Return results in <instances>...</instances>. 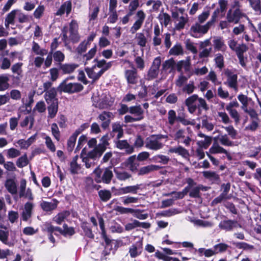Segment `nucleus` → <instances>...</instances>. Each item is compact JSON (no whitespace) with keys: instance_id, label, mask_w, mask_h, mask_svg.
I'll return each mask as SVG.
<instances>
[{"instance_id":"obj_57","label":"nucleus","mask_w":261,"mask_h":261,"mask_svg":"<svg viewBox=\"0 0 261 261\" xmlns=\"http://www.w3.org/2000/svg\"><path fill=\"white\" fill-rule=\"evenodd\" d=\"M5 152L8 159L15 158L20 155V151L13 147L6 150Z\"/></svg>"},{"instance_id":"obj_29","label":"nucleus","mask_w":261,"mask_h":261,"mask_svg":"<svg viewBox=\"0 0 261 261\" xmlns=\"http://www.w3.org/2000/svg\"><path fill=\"white\" fill-rule=\"evenodd\" d=\"M22 65H23L22 63L18 62V63L14 64L11 66V69L12 72L13 74L16 75L15 76V78L18 80H19L22 77V72H23L22 69Z\"/></svg>"},{"instance_id":"obj_55","label":"nucleus","mask_w":261,"mask_h":261,"mask_svg":"<svg viewBox=\"0 0 261 261\" xmlns=\"http://www.w3.org/2000/svg\"><path fill=\"white\" fill-rule=\"evenodd\" d=\"M141 185H136L134 186H128L123 187L124 194H137L138 191L140 189Z\"/></svg>"},{"instance_id":"obj_23","label":"nucleus","mask_w":261,"mask_h":261,"mask_svg":"<svg viewBox=\"0 0 261 261\" xmlns=\"http://www.w3.org/2000/svg\"><path fill=\"white\" fill-rule=\"evenodd\" d=\"M57 91L55 88H50L47 90L45 94V99L48 104L53 103V102H58L56 98Z\"/></svg>"},{"instance_id":"obj_24","label":"nucleus","mask_w":261,"mask_h":261,"mask_svg":"<svg viewBox=\"0 0 261 261\" xmlns=\"http://www.w3.org/2000/svg\"><path fill=\"white\" fill-rule=\"evenodd\" d=\"M80 156L86 168H90L94 167L95 165V161L86 155V151L85 148L82 150Z\"/></svg>"},{"instance_id":"obj_58","label":"nucleus","mask_w":261,"mask_h":261,"mask_svg":"<svg viewBox=\"0 0 261 261\" xmlns=\"http://www.w3.org/2000/svg\"><path fill=\"white\" fill-rule=\"evenodd\" d=\"M116 176L119 180H125L131 177V175L126 171H120L118 170H114Z\"/></svg>"},{"instance_id":"obj_56","label":"nucleus","mask_w":261,"mask_h":261,"mask_svg":"<svg viewBox=\"0 0 261 261\" xmlns=\"http://www.w3.org/2000/svg\"><path fill=\"white\" fill-rule=\"evenodd\" d=\"M215 139H218L220 143L224 146H231L233 145V142L229 140L226 134L219 135L217 138H215Z\"/></svg>"},{"instance_id":"obj_64","label":"nucleus","mask_w":261,"mask_h":261,"mask_svg":"<svg viewBox=\"0 0 261 261\" xmlns=\"http://www.w3.org/2000/svg\"><path fill=\"white\" fill-rule=\"evenodd\" d=\"M10 60L6 57H3L0 59V68L2 70H7L11 67Z\"/></svg>"},{"instance_id":"obj_3","label":"nucleus","mask_w":261,"mask_h":261,"mask_svg":"<svg viewBox=\"0 0 261 261\" xmlns=\"http://www.w3.org/2000/svg\"><path fill=\"white\" fill-rule=\"evenodd\" d=\"M171 15L174 22V30L178 31L183 30L189 21L188 15L185 14L180 16L177 11L172 12Z\"/></svg>"},{"instance_id":"obj_12","label":"nucleus","mask_w":261,"mask_h":261,"mask_svg":"<svg viewBox=\"0 0 261 261\" xmlns=\"http://www.w3.org/2000/svg\"><path fill=\"white\" fill-rule=\"evenodd\" d=\"M176 63L173 58L166 60L162 65V73H171L175 69Z\"/></svg>"},{"instance_id":"obj_25","label":"nucleus","mask_w":261,"mask_h":261,"mask_svg":"<svg viewBox=\"0 0 261 261\" xmlns=\"http://www.w3.org/2000/svg\"><path fill=\"white\" fill-rule=\"evenodd\" d=\"M213 42L215 50L222 51H224L226 50L227 47L222 37H214Z\"/></svg>"},{"instance_id":"obj_13","label":"nucleus","mask_w":261,"mask_h":261,"mask_svg":"<svg viewBox=\"0 0 261 261\" xmlns=\"http://www.w3.org/2000/svg\"><path fill=\"white\" fill-rule=\"evenodd\" d=\"M85 70L88 76L94 82L99 79L103 74L99 70H98L96 66L95 65L91 68H86Z\"/></svg>"},{"instance_id":"obj_48","label":"nucleus","mask_w":261,"mask_h":261,"mask_svg":"<svg viewBox=\"0 0 261 261\" xmlns=\"http://www.w3.org/2000/svg\"><path fill=\"white\" fill-rule=\"evenodd\" d=\"M96 51L97 46L95 44L93 47L90 49L87 54L84 55L83 61L85 65H86L88 63V61L91 60L94 57Z\"/></svg>"},{"instance_id":"obj_59","label":"nucleus","mask_w":261,"mask_h":261,"mask_svg":"<svg viewBox=\"0 0 261 261\" xmlns=\"http://www.w3.org/2000/svg\"><path fill=\"white\" fill-rule=\"evenodd\" d=\"M143 211L139 209L132 208L131 214H133V216L140 219L145 220L148 217L147 214H142Z\"/></svg>"},{"instance_id":"obj_41","label":"nucleus","mask_w":261,"mask_h":261,"mask_svg":"<svg viewBox=\"0 0 261 261\" xmlns=\"http://www.w3.org/2000/svg\"><path fill=\"white\" fill-rule=\"evenodd\" d=\"M160 166L155 165H150L143 167L140 168L139 171V175H144L149 172L159 170Z\"/></svg>"},{"instance_id":"obj_2","label":"nucleus","mask_w":261,"mask_h":261,"mask_svg":"<svg viewBox=\"0 0 261 261\" xmlns=\"http://www.w3.org/2000/svg\"><path fill=\"white\" fill-rule=\"evenodd\" d=\"M68 79L64 80L59 85V89L61 91L73 93L79 92L83 89V86L77 83H68Z\"/></svg>"},{"instance_id":"obj_50","label":"nucleus","mask_w":261,"mask_h":261,"mask_svg":"<svg viewBox=\"0 0 261 261\" xmlns=\"http://www.w3.org/2000/svg\"><path fill=\"white\" fill-rule=\"evenodd\" d=\"M206 190L205 188L202 185L192 187L190 189L189 196L191 197L198 198L200 197V191Z\"/></svg>"},{"instance_id":"obj_30","label":"nucleus","mask_w":261,"mask_h":261,"mask_svg":"<svg viewBox=\"0 0 261 261\" xmlns=\"http://www.w3.org/2000/svg\"><path fill=\"white\" fill-rule=\"evenodd\" d=\"M78 155L74 156L70 163L69 170L71 174H78L81 169V166L77 163Z\"/></svg>"},{"instance_id":"obj_35","label":"nucleus","mask_w":261,"mask_h":261,"mask_svg":"<svg viewBox=\"0 0 261 261\" xmlns=\"http://www.w3.org/2000/svg\"><path fill=\"white\" fill-rule=\"evenodd\" d=\"M136 159V155H134L129 156L125 162L126 166L133 172L136 171L138 166V164L135 162Z\"/></svg>"},{"instance_id":"obj_46","label":"nucleus","mask_w":261,"mask_h":261,"mask_svg":"<svg viewBox=\"0 0 261 261\" xmlns=\"http://www.w3.org/2000/svg\"><path fill=\"white\" fill-rule=\"evenodd\" d=\"M32 51L37 55L43 56L47 54V50L44 48H41L38 43L33 41L32 47Z\"/></svg>"},{"instance_id":"obj_52","label":"nucleus","mask_w":261,"mask_h":261,"mask_svg":"<svg viewBox=\"0 0 261 261\" xmlns=\"http://www.w3.org/2000/svg\"><path fill=\"white\" fill-rule=\"evenodd\" d=\"M103 152V151H101L100 149L96 146L88 153H86V155L96 161L97 159L99 158Z\"/></svg>"},{"instance_id":"obj_51","label":"nucleus","mask_w":261,"mask_h":261,"mask_svg":"<svg viewBox=\"0 0 261 261\" xmlns=\"http://www.w3.org/2000/svg\"><path fill=\"white\" fill-rule=\"evenodd\" d=\"M113 174L112 171L109 168L105 169L104 172L102 176L101 181L105 184H109L113 177Z\"/></svg>"},{"instance_id":"obj_7","label":"nucleus","mask_w":261,"mask_h":261,"mask_svg":"<svg viewBox=\"0 0 261 261\" xmlns=\"http://www.w3.org/2000/svg\"><path fill=\"white\" fill-rule=\"evenodd\" d=\"M145 147L150 150H158L162 149L164 144L158 139L155 135L147 138L145 141Z\"/></svg>"},{"instance_id":"obj_38","label":"nucleus","mask_w":261,"mask_h":261,"mask_svg":"<svg viewBox=\"0 0 261 261\" xmlns=\"http://www.w3.org/2000/svg\"><path fill=\"white\" fill-rule=\"evenodd\" d=\"M70 215V212L65 211L59 213L54 218L53 221L58 224H61Z\"/></svg>"},{"instance_id":"obj_21","label":"nucleus","mask_w":261,"mask_h":261,"mask_svg":"<svg viewBox=\"0 0 261 261\" xmlns=\"http://www.w3.org/2000/svg\"><path fill=\"white\" fill-rule=\"evenodd\" d=\"M168 151V153L178 154L185 158H188L189 155V151L181 146L171 147Z\"/></svg>"},{"instance_id":"obj_9","label":"nucleus","mask_w":261,"mask_h":261,"mask_svg":"<svg viewBox=\"0 0 261 261\" xmlns=\"http://www.w3.org/2000/svg\"><path fill=\"white\" fill-rule=\"evenodd\" d=\"M79 25L75 20H72L69 24V38L73 42H77L80 40V36L78 33Z\"/></svg>"},{"instance_id":"obj_22","label":"nucleus","mask_w":261,"mask_h":261,"mask_svg":"<svg viewBox=\"0 0 261 261\" xmlns=\"http://www.w3.org/2000/svg\"><path fill=\"white\" fill-rule=\"evenodd\" d=\"M162 30H161L159 25L157 24L154 26L153 34L154 36L152 39V44L154 46H159L161 44L162 39L160 37Z\"/></svg>"},{"instance_id":"obj_61","label":"nucleus","mask_w":261,"mask_h":261,"mask_svg":"<svg viewBox=\"0 0 261 261\" xmlns=\"http://www.w3.org/2000/svg\"><path fill=\"white\" fill-rule=\"evenodd\" d=\"M152 159L154 162L163 164H167L170 160L168 156L162 154L156 155L153 157Z\"/></svg>"},{"instance_id":"obj_43","label":"nucleus","mask_w":261,"mask_h":261,"mask_svg":"<svg viewBox=\"0 0 261 261\" xmlns=\"http://www.w3.org/2000/svg\"><path fill=\"white\" fill-rule=\"evenodd\" d=\"M135 39L137 44L140 47H145L147 43V38L144 33L142 32L137 33L135 35Z\"/></svg>"},{"instance_id":"obj_18","label":"nucleus","mask_w":261,"mask_h":261,"mask_svg":"<svg viewBox=\"0 0 261 261\" xmlns=\"http://www.w3.org/2000/svg\"><path fill=\"white\" fill-rule=\"evenodd\" d=\"M116 147L120 149H124L127 154L134 151V147L128 144L126 140H118L115 142Z\"/></svg>"},{"instance_id":"obj_37","label":"nucleus","mask_w":261,"mask_h":261,"mask_svg":"<svg viewBox=\"0 0 261 261\" xmlns=\"http://www.w3.org/2000/svg\"><path fill=\"white\" fill-rule=\"evenodd\" d=\"M112 133L114 136L119 139L122 137L123 130L122 125L119 123H115L112 125Z\"/></svg>"},{"instance_id":"obj_27","label":"nucleus","mask_w":261,"mask_h":261,"mask_svg":"<svg viewBox=\"0 0 261 261\" xmlns=\"http://www.w3.org/2000/svg\"><path fill=\"white\" fill-rule=\"evenodd\" d=\"M209 152L213 154L224 153L226 155L229 159H230V155L227 151L220 146L217 143H213V145L209 149Z\"/></svg>"},{"instance_id":"obj_42","label":"nucleus","mask_w":261,"mask_h":261,"mask_svg":"<svg viewBox=\"0 0 261 261\" xmlns=\"http://www.w3.org/2000/svg\"><path fill=\"white\" fill-rule=\"evenodd\" d=\"M5 186L7 190L12 194H15L17 193V186L15 182L12 179H7Z\"/></svg>"},{"instance_id":"obj_45","label":"nucleus","mask_w":261,"mask_h":261,"mask_svg":"<svg viewBox=\"0 0 261 261\" xmlns=\"http://www.w3.org/2000/svg\"><path fill=\"white\" fill-rule=\"evenodd\" d=\"M9 77L7 74L0 75V91H3L9 87Z\"/></svg>"},{"instance_id":"obj_49","label":"nucleus","mask_w":261,"mask_h":261,"mask_svg":"<svg viewBox=\"0 0 261 261\" xmlns=\"http://www.w3.org/2000/svg\"><path fill=\"white\" fill-rule=\"evenodd\" d=\"M169 53L172 56L182 55L184 54L183 48L180 44L177 43L170 49Z\"/></svg>"},{"instance_id":"obj_32","label":"nucleus","mask_w":261,"mask_h":261,"mask_svg":"<svg viewBox=\"0 0 261 261\" xmlns=\"http://www.w3.org/2000/svg\"><path fill=\"white\" fill-rule=\"evenodd\" d=\"M71 2L70 1H66L61 6L60 9L56 13V15H62L65 13L68 15L71 10Z\"/></svg>"},{"instance_id":"obj_34","label":"nucleus","mask_w":261,"mask_h":261,"mask_svg":"<svg viewBox=\"0 0 261 261\" xmlns=\"http://www.w3.org/2000/svg\"><path fill=\"white\" fill-rule=\"evenodd\" d=\"M250 7L257 15L261 14V0H247Z\"/></svg>"},{"instance_id":"obj_14","label":"nucleus","mask_w":261,"mask_h":261,"mask_svg":"<svg viewBox=\"0 0 261 261\" xmlns=\"http://www.w3.org/2000/svg\"><path fill=\"white\" fill-rule=\"evenodd\" d=\"M113 100L110 96H104L100 98L96 104V107L99 109H108L112 106Z\"/></svg>"},{"instance_id":"obj_10","label":"nucleus","mask_w":261,"mask_h":261,"mask_svg":"<svg viewBox=\"0 0 261 261\" xmlns=\"http://www.w3.org/2000/svg\"><path fill=\"white\" fill-rule=\"evenodd\" d=\"M124 75L128 84L134 85L137 83L138 75L137 70L134 67L132 69L126 70Z\"/></svg>"},{"instance_id":"obj_36","label":"nucleus","mask_w":261,"mask_h":261,"mask_svg":"<svg viewBox=\"0 0 261 261\" xmlns=\"http://www.w3.org/2000/svg\"><path fill=\"white\" fill-rule=\"evenodd\" d=\"M18 12V10H13L7 15L5 20V25L7 28H9L10 24H14V19Z\"/></svg>"},{"instance_id":"obj_4","label":"nucleus","mask_w":261,"mask_h":261,"mask_svg":"<svg viewBox=\"0 0 261 261\" xmlns=\"http://www.w3.org/2000/svg\"><path fill=\"white\" fill-rule=\"evenodd\" d=\"M210 28L208 23L201 25V23L195 22L191 26L190 29V34L193 37L199 38L207 33Z\"/></svg>"},{"instance_id":"obj_33","label":"nucleus","mask_w":261,"mask_h":261,"mask_svg":"<svg viewBox=\"0 0 261 261\" xmlns=\"http://www.w3.org/2000/svg\"><path fill=\"white\" fill-rule=\"evenodd\" d=\"M177 70L182 73V69H184L186 72L189 71L190 69L191 63L189 60H181L176 64Z\"/></svg>"},{"instance_id":"obj_39","label":"nucleus","mask_w":261,"mask_h":261,"mask_svg":"<svg viewBox=\"0 0 261 261\" xmlns=\"http://www.w3.org/2000/svg\"><path fill=\"white\" fill-rule=\"evenodd\" d=\"M79 65L76 64H64L61 66L60 69L63 73L70 74L72 73Z\"/></svg>"},{"instance_id":"obj_28","label":"nucleus","mask_w":261,"mask_h":261,"mask_svg":"<svg viewBox=\"0 0 261 261\" xmlns=\"http://www.w3.org/2000/svg\"><path fill=\"white\" fill-rule=\"evenodd\" d=\"M120 199L123 205L127 206L138 203L140 199L138 197L127 195L120 197Z\"/></svg>"},{"instance_id":"obj_8","label":"nucleus","mask_w":261,"mask_h":261,"mask_svg":"<svg viewBox=\"0 0 261 261\" xmlns=\"http://www.w3.org/2000/svg\"><path fill=\"white\" fill-rule=\"evenodd\" d=\"M225 74L227 76V81L225 84L228 87L233 89L237 91L238 90V75L231 70L226 69L225 71Z\"/></svg>"},{"instance_id":"obj_20","label":"nucleus","mask_w":261,"mask_h":261,"mask_svg":"<svg viewBox=\"0 0 261 261\" xmlns=\"http://www.w3.org/2000/svg\"><path fill=\"white\" fill-rule=\"evenodd\" d=\"M33 207L34 205L31 202H28L24 204L22 213V219L23 221H27L31 217Z\"/></svg>"},{"instance_id":"obj_11","label":"nucleus","mask_w":261,"mask_h":261,"mask_svg":"<svg viewBox=\"0 0 261 261\" xmlns=\"http://www.w3.org/2000/svg\"><path fill=\"white\" fill-rule=\"evenodd\" d=\"M219 227L226 231H231L234 228L241 227V226L236 221L228 220L221 221L219 224Z\"/></svg>"},{"instance_id":"obj_44","label":"nucleus","mask_w":261,"mask_h":261,"mask_svg":"<svg viewBox=\"0 0 261 261\" xmlns=\"http://www.w3.org/2000/svg\"><path fill=\"white\" fill-rule=\"evenodd\" d=\"M34 123V118L32 115L26 116L20 122V126L21 127H25L29 124V129H32Z\"/></svg>"},{"instance_id":"obj_47","label":"nucleus","mask_w":261,"mask_h":261,"mask_svg":"<svg viewBox=\"0 0 261 261\" xmlns=\"http://www.w3.org/2000/svg\"><path fill=\"white\" fill-rule=\"evenodd\" d=\"M158 18L159 19L160 23L166 27L171 21L170 16L167 13H160L158 15Z\"/></svg>"},{"instance_id":"obj_19","label":"nucleus","mask_w":261,"mask_h":261,"mask_svg":"<svg viewBox=\"0 0 261 261\" xmlns=\"http://www.w3.org/2000/svg\"><path fill=\"white\" fill-rule=\"evenodd\" d=\"M142 244L141 242H137L133 244L129 248V253L131 257L135 258L139 256L142 252Z\"/></svg>"},{"instance_id":"obj_40","label":"nucleus","mask_w":261,"mask_h":261,"mask_svg":"<svg viewBox=\"0 0 261 261\" xmlns=\"http://www.w3.org/2000/svg\"><path fill=\"white\" fill-rule=\"evenodd\" d=\"M50 105L47 108L48 110V118L53 119L54 118L58 110V102H53L50 103Z\"/></svg>"},{"instance_id":"obj_54","label":"nucleus","mask_w":261,"mask_h":261,"mask_svg":"<svg viewBox=\"0 0 261 261\" xmlns=\"http://www.w3.org/2000/svg\"><path fill=\"white\" fill-rule=\"evenodd\" d=\"M202 174L205 178L213 181H216L219 179V175L214 171H203Z\"/></svg>"},{"instance_id":"obj_63","label":"nucleus","mask_w":261,"mask_h":261,"mask_svg":"<svg viewBox=\"0 0 261 261\" xmlns=\"http://www.w3.org/2000/svg\"><path fill=\"white\" fill-rule=\"evenodd\" d=\"M108 140L109 137L107 135L104 136L101 138L99 144L97 146L101 151L104 152L106 149L107 146L109 144Z\"/></svg>"},{"instance_id":"obj_62","label":"nucleus","mask_w":261,"mask_h":261,"mask_svg":"<svg viewBox=\"0 0 261 261\" xmlns=\"http://www.w3.org/2000/svg\"><path fill=\"white\" fill-rule=\"evenodd\" d=\"M51 134L55 138V139L59 141L60 140V132L59 127L56 123H53L51 125Z\"/></svg>"},{"instance_id":"obj_31","label":"nucleus","mask_w":261,"mask_h":261,"mask_svg":"<svg viewBox=\"0 0 261 261\" xmlns=\"http://www.w3.org/2000/svg\"><path fill=\"white\" fill-rule=\"evenodd\" d=\"M71 2L70 1H66L61 6L60 9L56 13V15H62L65 13L68 15L71 10Z\"/></svg>"},{"instance_id":"obj_15","label":"nucleus","mask_w":261,"mask_h":261,"mask_svg":"<svg viewBox=\"0 0 261 261\" xmlns=\"http://www.w3.org/2000/svg\"><path fill=\"white\" fill-rule=\"evenodd\" d=\"M98 118L102 121V127L105 129L109 126L111 120L113 118V115L111 112L104 111L99 115Z\"/></svg>"},{"instance_id":"obj_26","label":"nucleus","mask_w":261,"mask_h":261,"mask_svg":"<svg viewBox=\"0 0 261 261\" xmlns=\"http://www.w3.org/2000/svg\"><path fill=\"white\" fill-rule=\"evenodd\" d=\"M129 109V113L134 115V117L139 119L140 121L144 118V111L140 105L130 107Z\"/></svg>"},{"instance_id":"obj_60","label":"nucleus","mask_w":261,"mask_h":261,"mask_svg":"<svg viewBox=\"0 0 261 261\" xmlns=\"http://www.w3.org/2000/svg\"><path fill=\"white\" fill-rule=\"evenodd\" d=\"M45 140V144L47 148L52 152H54L56 151V146L51 138L47 135H45L43 138Z\"/></svg>"},{"instance_id":"obj_53","label":"nucleus","mask_w":261,"mask_h":261,"mask_svg":"<svg viewBox=\"0 0 261 261\" xmlns=\"http://www.w3.org/2000/svg\"><path fill=\"white\" fill-rule=\"evenodd\" d=\"M196 89L194 82L190 81L188 84H186L182 88V91L188 95L192 94Z\"/></svg>"},{"instance_id":"obj_6","label":"nucleus","mask_w":261,"mask_h":261,"mask_svg":"<svg viewBox=\"0 0 261 261\" xmlns=\"http://www.w3.org/2000/svg\"><path fill=\"white\" fill-rule=\"evenodd\" d=\"M246 16V14L243 13L241 9H234L232 10L230 9L226 14V19L230 23L237 24L239 22L241 18Z\"/></svg>"},{"instance_id":"obj_17","label":"nucleus","mask_w":261,"mask_h":261,"mask_svg":"<svg viewBox=\"0 0 261 261\" xmlns=\"http://www.w3.org/2000/svg\"><path fill=\"white\" fill-rule=\"evenodd\" d=\"M58 203L57 199H53L50 202L43 201L40 203V206L44 211L51 212L57 207Z\"/></svg>"},{"instance_id":"obj_1","label":"nucleus","mask_w":261,"mask_h":261,"mask_svg":"<svg viewBox=\"0 0 261 261\" xmlns=\"http://www.w3.org/2000/svg\"><path fill=\"white\" fill-rule=\"evenodd\" d=\"M185 103L188 108L189 112L193 114L197 108L207 111L209 108L204 99L199 97L197 94H193L187 99L185 101Z\"/></svg>"},{"instance_id":"obj_16","label":"nucleus","mask_w":261,"mask_h":261,"mask_svg":"<svg viewBox=\"0 0 261 261\" xmlns=\"http://www.w3.org/2000/svg\"><path fill=\"white\" fill-rule=\"evenodd\" d=\"M93 62L95 63V66H96L97 68H100L99 70L101 72L103 73L105 71L109 69L111 66H112L113 62H107L105 60H98L97 59H95L93 60Z\"/></svg>"},{"instance_id":"obj_5","label":"nucleus","mask_w":261,"mask_h":261,"mask_svg":"<svg viewBox=\"0 0 261 261\" xmlns=\"http://www.w3.org/2000/svg\"><path fill=\"white\" fill-rule=\"evenodd\" d=\"M161 62L162 60L160 57H157L153 60L147 74V79L148 80H152L158 77Z\"/></svg>"}]
</instances>
